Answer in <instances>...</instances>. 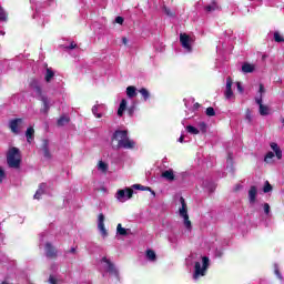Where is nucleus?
I'll use <instances>...</instances> for the list:
<instances>
[{
    "label": "nucleus",
    "mask_w": 284,
    "mask_h": 284,
    "mask_svg": "<svg viewBox=\"0 0 284 284\" xmlns=\"http://www.w3.org/2000/svg\"><path fill=\"white\" fill-rule=\"evenodd\" d=\"M133 140H130L128 136V131L125 130H115L111 136V148L112 150H134Z\"/></svg>",
    "instance_id": "nucleus-1"
},
{
    "label": "nucleus",
    "mask_w": 284,
    "mask_h": 284,
    "mask_svg": "<svg viewBox=\"0 0 284 284\" xmlns=\"http://www.w3.org/2000/svg\"><path fill=\"white\" fill-rule=\"evenodd\" d=\"M7 163L10 168L19 170L21 168V151L17 146L9 149L7 153Z\"/></svg>",
    "instance_id": "nucleus-2"
},
{
    "label": "nucleus",
    "mask_w": 284,
    "mask_h": 284,
    "mask_svg": "<svg viewBox=\"0 0 284 284\" xmlns=\"http://www.w3.org/2000/svg\"><path fill=\"white\" fill-rule=\"evenodd\" d=\"M33 90L39 101L42 102V108L40 109L41 114H48V112H50V99H48V95L43 94V89H41V85H33Z\"/></svg>",
    "instance_id": "nucleus-3"
},
{
    "label": "nucleus",
    "mask_w": 284,
    "mask_h": 284,
    "mask_svg": "<svg viewBox=\"0 0 284 284\" xmlns=\"http://www.w3.org/2000/svg\"><path fill=\"white\" fill-rule=\"evenodd\" d=\"M207 267H210V257L207 256L202 257V266H201V262H195V266H194L195 271L193 274L194 281H196L200 276H205L207 272Z\"/></svg>",
    "instance_id": "nucleus-4"
},
{
    "label": "nucleus",
    "mask_w": 284,
    "mask_h": 284,
    "mask_svg": "<svg viewBox=\"0 0 284 284\" xmlns=\"http://www.w3.org/2000/svg\"><path fill=\"white\" fill-rule=\"evenodd\" d=\"M101 263H105L106 272L110 274V276H113L115 278V283H119L121 281V275L119 274V270L116 268L114 263H112V261H110L106 256H103L101 258Z\"/></svg>",
    "instance_id": "nucleus-5"
},
{
    "label": "nucleus",
    "mask_w": 284,
    "mask_h": 284,
    "mask_svg": "<svg viewBox=\"0 0 284 284\" xmlns=\"http://www.w3.org/2000/svg\"><path fill=\"white\" fill-rule=\"evenodd\" d=\"M180 203L182 207L180 209V216L184 219V225L186 230H192V221H190V215L187 214V203H185V197H180Z\"/></svg>",
    "instance_id": "nucleus-6"
},
{
    "label": "nucleus",
    "mask_w": 284,
    "mask_h": 284,
    "mask_svg": "<svg viewBox=\"0 0 284 284\" xmlns=\"http://www.w3.org/2000/svg\"><path fill=\"white\" fill-rule=\"evenodd\" d=\"M133 195L134 190H132L131 187H125L124 190H119L116 192V199L118 201H121V203L132 199Z\"/></svg>",
    "instance_id": "nucleus-7"
},
{
    "label": "nucleus",
    "mask_w": 284,
    "mask_h": 284,
    "mask_svg": "<svg viewBox=\"0 0 284 284\" xmlns=\"http://www.w3.org/2000/svg\"><path fill=\"white\" fill-rule=\"evenodd\" d=\"M44 250L47 258H57L59 256V251H57V247L50 242L45 243Z\"/></svg>",
    "instance_id": "nucleus-8"
},
{
    "label": "nucleus",
    "mask_w": 284,
    "mask_h": 284,
    "mask_svg": "<svg viewBox=\"0 0 284 284\" xmlns=\"http://www.w3.org/2000/svg\"><path fill=\"white\" fill-rule=\"evenodd\" d=\"M98 230H100L103 239L108 237V230L105 229V215L100 213L98 216Z\"/></svg>",
    "instance_id": "nucleus-9"
},
{
    "label": "nucleus",
    "mask_w": 284,
    "mask_h": 284,
    "mask_svg": "<svg viewBox=\"0 0 284 284\" xmlns=\"http://www.w3.org/2000/svg\"><path fill=\"white\" fill-rule=\"evenodd\" d=\"M190 41H192V39L190 36H187V33L180 34V43L184 50H187V52H192V45L190 44Z\"/></svg>",
    "instance_id": "nucleus-10"
},
{
    "label": "nucleus",
    "mask_w": 284,
    "mask_h": 284,
    "mask_svg": "<svg viewBox=\"0 0 284 284\" xmlns=\"http://www.w3.org/2000/svg\"><path fill=\"white\" fill-rule=\"evenodd\" d=\"M19 125H23V119L17 118L10 120L9 128L13 134H19Z\"/></svg>",
    "instance_id": "nucleus-11"
},
{
    "label": "nucleus",
    "mask_w": 284,
    "mask_h": 284,
    "mask_svg": "<svg viewBox=\"0 0 284 284\" xmlns=\"http://www.w3.org/2000/svg\"><path fill=\"white\" fill-rule=\"evenodd\" d=\"M41 150H42V154H43L44 159L50 161L52 159V153H50V141L42 140Z\"/></svg>",
    "instance_id": "nucleus-12"
},
{
    "label": "nucleus",
    "mask_w": 284,
    "mask_h": 284,
    "mask_svg": "<svg viewBox=\"0 0 284 284\" xmlns=\"http://www.w3.org/2000/svg\"><path fill=\"white\" fill-rule=\"evenodd\" d=\"M233 80L232 77L226 78V90L224 92L225 99H232L234 97V91H232V85H233Z\"/></svg>",
    "instance_id": "nucleus-13"
},
{
    "label": "nucleus",
    "mask_w": 284,
    "mask_h": 284,
    "mask_svg": "<svg viewBox=\"0 0 284 284\" xmlns=\"http://www.w3.org/2000/svg\"><path fill=\"white\" fill-rule=\"evenodd\" d=\"M257 105H260V114L261 116H267L270 114V106L263 104V95L260 99L255 100Z\"/></svg>",
    "instance_id": "nucleus-14"
},
{
    "label": "nucleus",
    "mask_w": 284,
    "mask_h": 284,
    "mask_svg": "<svg viewBox=\"0 0 284 284\" xmlns=\"http://www.w3.org/2000/svg\"><path fill=\"white\" fill-rule=\"evenodd\" d=\"M258 194V189L256 186H251L248 190V202L251 205H254L256 203V195Z\"/></svg>",
    "instance_id": "nucleus-15"
},
{
    "label": "nucleus",
    "mask_w": 284,
    "mask_h": 284,
    "mask_svg": "<svg viewBox=\"0 0 284 284\" xmlns=\"http://www.w3.org/2000/svg\"><path fill=\"white\" fill-rule=\"evenodd\" d=\"M45 187H48L47 183H40L36 194L33 195V199H37L39 201V199H41V196L45 194Z\"/></svg>",
    "instance_id": "nucleus-16"
},
{
    "label": "nucleus",
    "mask_w": 284,
    "mask_h": 284,
    "mask_svg": "<svg viewBox=\"0 0 284 284\" xmlns=\"http://www.w3.org/2000/svg\"><path fill=\"white\" fill-rule=\"evenodd\" d=\"M271 149L273 150V152H275L276 159H278V161H281V159H283V151L281 150L278 144L276 142H272Z\"/></svg>",
    "instance_id": "nucleus-17"
},
{
    "label": "nucleus",
    "mask_w": 284,
    "mask_h": 284,
    "mask_svg": "<svg viewBox=\"0 0 284 284\" xmlns=\"http://www.w3.org/2000/svg\"><path fill=\"white\" fill-rule=\"evenodd\" d=\"M161 176H162V179H165L166 181H175V179H176L173 170H166V171L162 172Z\"/></svg>",
    "instance_id": "nucleus-18"
},
{
    "label": "nucleus",
    "mask_w": 284,
    "mask_h": 284,
    "mask_svg": "<svg viewBox=\"0 0 284 284\" xmlns=\"http://www.w3.org/2000/svg\"><path fill=\"white\" fill-rule=\"evenodd\" d=\"M128 110V100L122 99L118 109V116H123V113Z\"/></svg>",
    "instance_id": "nucleus-19"
},
{
    "label": "nucleus",
    "mask_w": 284,
    "mask_h": 284,
    "mask_svg": "<svg viewBox=\"0 0 284 284\" xmlns=\"http://www.w3.org/2000/svg\"><path fill=\"white\" fill-rule=\"evenodd\" d=\"M68 123H70V116L62 115L58 119L57 125L59 128H63V125H68Z\"/></svg>",
    "instance_id": "nucleus-20"
},
{
    "label": "nucleus",
    "mask_w": 284,
    "mask_h": 284,
    "mask_svg": "<svg viewBox=\"0 0 284 284\" xmlns=\"http://www.w3.org/2000/svg\"><path fill=\"white\" fill-rule=\"evenodd\" d=\"M242 72H244V74H250L254 72V64H250L248 62H245L242 65Z\"/></svg>",
    "instance_id": "nucleus-21"
},
{
    "label": "nucleus",
    "mask_w": 284,
    "mask_h": 284,
    "mask_svg": "<svg viewBox=\"0 0 284 284\" xmlns=\"http://www.w3.org/2000/svg\"><path fill=\"white\" fill-rule=\"evenodd\" d=\"M136 87L134 85H130L126 88V97L129 99H134V97H136Z\"/></svg>",
    "instance_id": "nucleus-22"
},
{
    "label": "nucleus",
    "mask_w": 284,
    "mask_h": 284,
    "mask_svg": "<svg viewBox=\"0 0 284 284\" xmlns=\"http://www.w3.org/2000/svg\"><path fill=\"white\" fill-rule=\"evenodd\" d=\"M204 10L206 12H214V10H219V3H216V0H213L211 4L204 7Z\"/></svg>",
    "instance_id": "nucleus-23"
},
{
    "label": "nucleus",
    "mask_w": 284,
    "mask_h": 284,
    "mask_svg": "<svg viewBox=\"0 0 284 284\" xmlns=\"http://www.w3.org/2000/svg\"><path fill=\"white\" fill-rule=\"evenodd\" d=\"M26 136H27L28 143H30V141H32V139H34V128H32V126L28 128L26 131Z\"/></svg>",
    "instance_id": "nucleus-24"
},
{
    "label": "nucleus",
    "mask_w": 284,
    "mask_h": 284,
    "mask_svg": "<svg viewBox=\"0 0 284 284\" xmlns=\"http://www.w3.org/2000/svg\"><path fill=\"white\" fill-rule=\"evenodd\" d=\"M52 79H54V71H52V69L48 68L45 77H44V81L47 83H50V81H52Z\"/></svg>",
    "instance_id": "nucleus-25"
},
{
    "label": "nucleus",
    "mask_w": 284,
    "mask_h": 284,
    "mask_svg": "<svg viewBox=\"0 0 284 284\" xmlns=\"http://www.w3.org/2000/svg\"><path fill=\"white\" fill-rule=\"evenodd\" d=\"M139 93L143 98V101H148V99H150V91L148 89H145V88H141L139 90Z\"/></svg>",
    "instance_id": "nucleus-26"
},
{
    "label": "nucleus",
    "mask_w": 284,
    "mask_h": 284,
    "mask_svg": "<svg viewBox=\"0 0 284 284\" xmlns=\"http://www.w3.org/2000/svg\"><path fill=\"white\" fill-rule=\"evenodd\" d=\"M133 190H141V192H152V189L150 186H143L141 184H133Z\"/></svg>",
    "instance_id": "nucleus-27"
},
{
    "label": "nucleus",
    "mask_w": 284,
    "mask_h": 284,
    "mask_svg": "<svg viewBox=\"0 0 284 284\" xmlns=\"http://www.w3.org/2000/svg\"><path fill=\"white\" fill-rule=\"evenodd\" d=\"M116 232L120 236H128V230L124 229L121 224H118Z\"/></svg>",
    "instance_id": "nucleus-28"
},
{
    "label": "nucleus",
    "mask_w": 284,
    "mask_h": 284,
    "mask_svg": "<svg viewBox=\"0 0 284 284\" xmlns=\"http://www.w3.org/2000/svg\"><path fill=\"white\" fill-rule=\"evenodd\" d=\"M274 41L275 43H284V38L278 31L274 32Z\"/></svg>",
    "instance_id": "nucleus-29"
},
{
    "label": "nucleus",
    "mask_w": 284,
    "mask_h": 284,
    "mask_svg": "<svg viewBox=\"0 0 284 284\" xmlns=\"http://www.w3.org/2000/svg\"><path fill=\"white\" fill-rule=\"evenodd\" d=\"M146 258H149V261H156V253L153 250H148Z\"/></svg>",
    "instance_id": "nucleus-30"
},
{
    "label": "nucleus",
    "mask_w": 284,
    "mask_h": 284,
    "mask_svg": "<svg viewBox=\"0 0 284 284\" xmlns=\"http://www.w3.org/2000/svg\"><path fill=\"white\" fill-rule=\"evenodd\" d=\"M0 21H8V13L1 6H0Z\"/></svg>",
    "instance_id": "nucleus-31"
},
{
    "label": "nucleus",
    "mask_w": 284,
    "mask_h": 284,
    "mask_svg": "<svg viewBox=\"0 0 284 284\" xmlns=\"http://www.w3.org/2000/svg\"><path fill=\"white\" fill-rule=\"evenodd\" d=\"M272 190H273L272 184H270V181H266L263 187L264 194L272 192Z\"/></svg>",
    "instance_id": "nucleus-32"
},
{
    "label": "nucleus",
    "mask_w": 284,
    "mask_h": 284,
    "mask_svg": "<svg viewBox=\"0 0 284 284\" xmlns=\"http://www.w3.org/2000/svg\"><path fill=\"white\" fill-rule=\"evenodd\" d=\"M186 131L189 132V134H199V132H200L199 129H196L193 125H187Z\"/></svg>",
    "instance_id": "nucleus-33"
},
{
    "label": "nucleus",
    "mask_w": 284,
    "mask_h": 284,
    "mask_svg": "<svg viewBox=\"0 0 284 284\" xmlns=\"http://www.w3.org/2000/svg\"><path fill=\"white\" fill-rule=\"evenodd\" d=\"M99 170H101V172H108V163L100 161L98 164Z\"/></svg>",
    "instance_id": "nucleus-34"
},
{
    "label": "nucleus",
    "mask_w": 284,
    "mask_h": 284,
    "mask_svg": "<svg viewBox=\"0 0 284 284\" xmlns=\"http://www.w3.org/2000/svg\"><path fill=\"white\" fill-rule=\"evenodd\" d=\"M98 112H99V105H93L92 113L94 114V116H97V119H101V116H103V114L98 113Z\"/></svg>",
    "instance_id": "nucleus-35"
},
{
    "label": "nucleus",
    "mask_w": 284,
    "mask_h": 284,
    "mask_svg": "<svg viewBox=\"0 0 284 284\" xmlns=\"http://www.w3.org/2000/svg\"><path fill=\"white\" fill-rule=\"evenodd\" d=\"M271 159H274V152L270 151L266 153L264 161L265 163H271Z\"/></svg>",
    "instance_id": "nucleus-36"
},
{
    "label": "nucleus",
    "mask_w": 284,
    "mask_h": 284,
    "mask_svg": "<svg viewBox=\"0 0 284 284\" xmlns=\"http://www.w3.org/2000/svg\"><path fill=\"white\" fill-rule=\"evenodd\" d=\"M206 116H216V111H214V108L209 106L206 109Z\"/></svg>",
    "instance_id": "nucleus-37"
},
{
    "label": "nucleus",
    "mask_w": 284,
    "mask_h": 284,
    "mask_svg": "<svg viewBox=\"0 0 284 284\" xmlns=\"http://www.w3.org/2000/svg\"><path fill=\"white\" fill-rule=\"evenodd\" d=\"M274 274L277 276L280 281H283V275L281 274V271L278 270V265H275L274 267Z\"/></svg>",
    "instance_id": "nucleus-38"
},
{
    "label": "nucleus",
    "mask_w": 284,
    "mask_h": 284,
    "mask_svg": "<svg viewBox=\"0 0 284 284\" xmlns=\"http://www.w3.org/2000/svg\"><path fill=\"white\" fill-rule=\"evenodd\" d=\"M3 179H6V171L0 168V183H3Z\"/></svg>",
    "instance_id": "nucleus-39"
},
{
    "label": "nucleus",
    "mask_w": 284,
    "mask_h": 284,
    "mask_svg": "<svg viewBox=\"0 0 284 284\" xmlns=\"http://www.w3.org/2000/svg\"><path fill=\"white\" fill-rule=\"evenodd\" d=\"M123 21H125V20H124L123 17H121V16H118V17L115 18V23H119V26H123Z\"/></svg>",
    "instance_id": "nucleus-40"
},
{
    "label": "nucleus",
    "mask_w": 284,
    "mask_h": 284,
    "mask_svg": "<svg viewBox=\"0 0 284 284\" xmlns=\"http://www.w3.org/2000/svg\"><path fill=\"white\" fill-rule=\"evenodd\" d=\"M226 163H230L231 165L234 163V158H233L232 153L227 154Z\"/></svg>",
    "instance_id": "nucleus-41"
},
{
    "label": "nucleus",
    "mask_w": 284,
    "mask_h": 284,
    "mask_svg": "<svg viewBox=\"0 0 284 284\" xmlns=\"http://www.w3.org/2000/svg\"><path fill=\"white\" fill-rule=\"evenodd\" d=\"M164 12L168 14V17H174V13L168 7H164Z\"/></svg>",
    "instance_id": "nucleus-42"
},
{
    "label": "nucleus",
    "mask_w": 284,
    "mask_h": 284,
    "mask_svg": "<svg viewBox=\"0 0 284 284\" xmlns=\"http://www.w3.org/2000/svg\"><path fill=\"white\" fill-rule=\"evenodd\" d=\"M49 283H51V284H58V281H57V278H55L54 276L50 275V276H49Z\"/></svg>",
    "instance_id": "nucleus-43"
},
{
    "label": "nucleus",
    "mask_w": 284,
    "mask_h": 284,
    "mask_svg": "<svg viewBox=\"0 0 284 284\" xmlns=\"http://www.w3.org/2000/svg\"><path fill=\"white\" fill-rule=\"evenodd\" d=\"M246 119L248 120V123H252V113L250 110L246 111Z\"/></svg>",
    "instance_id": "nucleus-44"
},
{
    "label": "nucleus",
    "mask_w": 284,
    "mask_h": 284,
    "mask_svg": "<svg viewBox=\"0 0 284 284\" xmlns=\"http://www.w3.org/2000/svg\"><path fill=\"white\" fill-rule=\"evenodd\" d=\"M264 213L270 214V204L268 203L264 204Z\"/></svg>",
    "instance_id": "nucleus-45"
},
{
    "label": "nucleus",
    "mask_w": 284,
    "mask_h": 284,
    "mask_svg": "<svg viewBox=\"0 0 284 284\" xmlns=\"http://www.w3.org/2000/svg\"><path fill=\"white\" fill-rule=\"evenodd\" d=\"M236 87L239 92L243 93V85H241V82H236Z\"/></svg>",
    "instance_id": "nucleus-46"
},
{
    "label": "nucleus",
    "mask_w": 284,
    "mask_h": 284,
    "mask_svg": "<svg viewBox=\"0 0 284 284\" xmlns=\"http://www.w3.org/2000/svg\"><path fill=\"white\" fill-rule=\"evenodd\" d=\"M77 48V43L71 42L70 45L68 47L69 50H74Z\"/></svg>",
    "instance_id": "nucleus-47"
},
{
    "label": "nucleus",
    "mask_w": 284,
    "mask_h": 284,
    "mask_svg": "<svg viewBox=\"0 0 284 284\" xmlns=\"http://www.w3.org/2000/svg\"><path fill=\"white\" fill-rule=\"evenodd\" d=\"M129 115L132 116V114H134V106H130L128 109Z\"/></svg>",
    "instance_id": "nucleus-48"
},
{
    "label": "nucleus",
    "mask_w": 284,
    "mask_h": 284,
    "mask_svg": "<svg viewBox=\"0 0 284 284\" xmlns=\"http://www.w3.org/2000/svg\"><path fill=\"white\" fill-rule=\"evenodd\" d=\"M260 93L261 94L265 93V87L263 84H260Z\"/></svg>",
    "instance_id": "nucleus-49"
},
{
    "label": "nucleus",
    "mask_w": 284,
    "mask_h": 284,
    "mask_svg": "<svg viewBox=\"0 0 284 284\" xmlns=\"http://www.w3.org/2000/svg\"><path fill=\"white\" fill-rule=\"evenodd\" d=\"M122 43L124 44V45H128V38H122Z\"/></svg>",
    "instance_id": "nucleus-50"
},
{
    "label": "nucleus",
    "mask_w": 284,
    "mask_h": 284,
    "mask_svg": "<svg viewBox=\"0 0 284 284\" xmlns=\"http://www.w3.org/2000/svg\"><path fill=\"white\" fill-rule=\"evenodd\" d=\"M183 141H185V135H181L180 139H179L180 143H183Z\"/></svg>",
    "instance_id": "nucleus-51"
},
{
    "label": "nucleus",
    "mask_w": 284,
    "mask_h": 284,
    "mask_svg": "<svg viewBox=\"0 0 284 284\" xmlns=\"http://www.w3.org/2000/svg\"><path fill=\"white\" fill-rule=\"evenodd\" d=\"M193 108H194L195 110H199V108H201V104H199V102H196V103L193 105Z\"/></svg>",
    "instance_id": "nucleus-52"
},
{
    "label": "nucleus",
    "mask_w": 284,
    "mask_h": 284,
    "mask_svg": "<svg viewBox=\"0 0 284 284\" xmlns=\"http://www.w3.org/2000/svg\"><path fill=\"white\" fill-rule=\"evenodd\" d=\"M71 254H77V248L71 247V250L69 251Z\"/></svg>",
    "instance_id": "nucleus-53"
},
{
    "label": "nucleus",
    "mask_w": 284,
    "mask_h": 284,
    "mask_svg": "<svg viewBox=\"0 0 284 284\" xmlns=\"http://www.w3.org/2000/svg\"><path fill=\"white\" fill-rule=\"evenodd\" d=\"M240 189H241V185H237L235 189V192H239Z\"/></svg>",
    "instance_id": "nucleus-54"
},
{
    "label": "nucleus",
    "mask_w": 284,
    "mask_h": 284,
    "mask_svg": "<svg viewBox=\"0 0 284 284\" xmlns=\"http://www.w3.org/2000/svg\"><path fill=\"white\" fill-rule=\"evenodd\" d=\"M2 284H10V283H9V282H7V281H3V282H2Z\"/></svg>",
    "instance_id": "nucleus-55"
},
{
    "label": "nucleus",
    "mask_w": 284,
    "mask_h": 284,
    "mask_svg": "<svg viewBox=\"0 0 284 284\" xmlns=\"http://www.w3.org/2000/svg\"><path fill=\"white\" fill-rule=\"evenodd\" d=\"M281 121H282V123H283V125H284V118H282V120H281Z\"/></svg>",
    "instance_id": "nucleus-56"
},
{
    "label": "nucleus",
    "mask_w": 284,
    "mask_h": 284,
    "mask_svg": "<svg viewBox=\"0 0 284 284\" xmlns=\"http://www.w3.org/2000/svg\"><path fill=\"white\" fill-rule=\"evenodd\" d=\"M202 125L205 128V123H202Z\"/></svg>",
    "instance_id": "nucleus-57"
},
{
    "label": "nucleus",
    "mask_w": 284,
    "mask_h": 284,
    "mask_svg": "<svg viewBox=\"0 0 284 284\" xmlns=\"http://www.w3.org/2000/svg\"><path fill=\"white\" fill-rule=\"evenodd\" d=\"M250 1H254V0H250Z\"/></svg>",
    "instance_id": "nucleus-58"
}]
</instances>
